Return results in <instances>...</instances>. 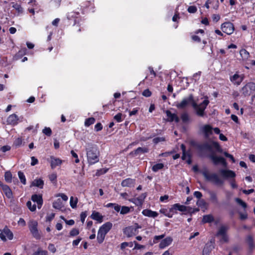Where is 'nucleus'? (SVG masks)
<instances>
[{"label":"nucleus","mask_w":255,"mask_h":255,"mask_svg":"<svg viewBox=\"0 0 255 255\" xmlns=\"http://www.w3.org/2000/svg\"><path fill=\"white\" fill-rule=\"evenodd\" d=\"M209 157L215 164H218V163H220L225 166L227 165L225 159L222 157L218 156L214 153H212L209 155Z\"/></svg>","instance_id":"14"},{"label":"nucleus","mask_w":255,"mask_h":255,"mask_svg":"<svg viewBox=\"0 0 255 255\" xmlns=\"http://www.w3.org/2000/svg\"><path fill=\"white\" fill-rule=\"evenodd\" d=\"M181 148L182 150L183 155L182 156V159L184 160H186L188 164H190L191 163V160L190 159V155L189 153L186 152V148L184 144H182L181 145Z\"/></svg>","instance_id":"23"},{"label":"nucleus","mask_w":255,"mask_h":255,"mask_svg":"<svg viewBox=\"0 0 255 255\" xmlns=\"http://www.w3.org/2000/svg\"><path fill=\"white\" fill-rule=\"evenodd\" d=\"M11 4H12V7L18 12V13H21L22 12V8L21 7V6L18 4V3H15L14 2H12Z\"/></svg>","instance_id":"41"},{"label":"nucleus","mask_w":255,"mask_h":255,"mask_svg":"<svg viewBox=\"0 0 255 255\" xmlns=\"http://www.w3.org/2000/svg\"><path fill=\"white\" fill-rule=\"evenodd\" d=\"M0 238L3 241L11 240L13 238V234L9 229L5 228L0 233Z\"/></svg>","instance_id":"12"},{"label":"nucleus","mask_w":255,"mask_h":255,"mask_svg":"<svg viewBox=\"0 0 255 255\" xmlns=\"http://www.w3.org/2000/svg\"><path fill=\"white\" fill-rule=\"evenodd\" d=\"M164 167V165L162 163H157L154 165L152 167V170L154 172H157L159 170L162 169Z\"/></svg>","instance_id":"38"},{"label":"nucleus","mask_w":255,"mask_h":255,"mask_svg":"<svg viewBox=\"0 0 255 255\" xmlns=\"http://www.w3.org/2000/svg\"><path fill=\"white\" fill-rule=\"evenodd\" d=\"M42 132L47 136H50L52 133V130L50 128L45 127L42 130Z\"/></svg>","instance_id":"47"},{"label":"nucleus","mask_w":255,"mask_h":255,"mask_svg":"<svg viewBox=\"0 0 255 255\" xmlns=\"http://www.w3.org/2000/svg\"><path fill=\"white\" fill-rule=\"evenodd\" d=\"M79 234V231L77 229H73L70 232V236L74 237Z\"/></svg>","instance_id":"53"},{"label":"nucleus","mask_w":255,"mask_h":255,"mask_svg":"<svg viewBox=\"0 0 255 255\" xmlns=\"http://www.w3.org/2000/svg\"><path fill=\"white\" fill-rule=\"evenodd\" d=\"M91 218L94 220L97 221L99 223H102L103 221V216L99 212L93 211L91 215Z\"/></svg>","instance_id":"24"},{"label":"nucleus","mask_w":255,"mask_h":255,"mask_svg":"<svg viewBox=\"0 0 255 255\" xmlns=\"http://www.w3.org/2000/svg\"><path fill=\"white\" fill-rule=\"evenodd\" d=\"M95 122V120L94 118H90L85 120V126L86 127H89L90 125L93 124Z\"/></svg>","instance_id":"39"},{"label":"nucleus","mask_w":255,"mask_h":255,"mask_svg":"<svg viewBox=\"0 0 255 255\" xmlns=\"http://www.w3.org/2000/svg\"><path fill=\"white\" fill-rule=\"evenodd\" d=\"M86 217H87V213L86 212L81 213V214L80 215V217H81V220L83 223L84 222Z\"/></svg>","instance_id":"61"},{"label":"nucleus","mask_w":255,"mask_h":255,"mask_svg":"<svg viewBox=\"0 0 255 255\" xmlns=\"http://www.w3.org/2000/svg\"><path fill=\"white\" fill-rule=\"evenodd\" d=\"M248 89L252 91H255V83L252 82L249 83L242 88L245 95L249 94Z\"/></svg>","instance_id":"25"},{"label":"nucleus","mask_w":255,"mask_h":255,"mask_svg":"<svg viewBox=\"0 0 255 255\" xmlns=\"http://www.w3.org/2000/svg\"><path fill=\"white\" fill-rule=\"evenodd\" d=\"M130 211V208L127 206H122L121 208L120 213L121 214H126L129 213Z\"/></svg>","instance_id":"44"},{"label":"nucleus","mask_w":255,"mask_h":255,"mask_svg":"<svg viewBox=\"0 0 255 255\" xmlns=\"http://www.w3.org/2000/svg\"><path fill=\"white\" fill-rule=\"evenodd\" d=\"M177 210L181 212H187L191 213H192L194 212H197L199 211L198 209H192L191 208L180 205L178 203L173 205L171 208L170 209V211L171 212H175Z\"/></svg>","instance_id":"6"},{"label":"nucleus","mask_w":255,"mask_h":255,"mask_svg":"<svg viewBox=\"0 0 255 255\" xmlns=\"http://www.w3.org/2000/svg\"><path fill=\"white\" fill-rule=\"evenodd\" d=\"M78 203V198L73 196H71L70 199V205L72 208L74 209L77 207Z\"/></svg>","instance_id":"34"},{"label":"nucleus","mask_w":255,"mask_h":255,"mask_svg":"<svg viewBox=\"0 0 255 255\" xmlns=\"http://www.w3.org/2000/svg\"><path fill=\"white\" fill-rule=\"evenodd\" d=\"M64 206V204L60 199H57L53 203V207L55 209L60 210Z\"/></svg>","instance_id":"31"},{"label":"nucleus","mask_w":255,"mask_h":255,"mask_svg":"<svg viewBox=\"0 0 255 255\" xmlns=\"http://www.w3.org/2000/svg\"><path fill=\"white\" fill-rule=\"evenodd\" d=\"M135 180L131 178H127L124 180L122 182V186L123 187H131L134 185Z\"/></svg>","instance_id":"27"},{"label":"nucleus","mask_w":255,"mask_h":255,"mask_svg":"<svg viewBox=\"0 0 255 255\" xmlns=\"http://www.w3.org/2000/svg\"><path fill=\"white\" fill-rule=\"evenodd\" d=\"M209 195L211 202L214 205H218L219 204V200L217 194L214 192H210Z\"/></svg>","instance_id":"29"},{"label":"nucleus","mask_w":255,"mask_h":255,"mask_svg":"<svg viewBox=\"0 0 255 255\" xmlns=\"http://www.w3.org/2000/svg\"><path fill=\"white\" fill-rule=\"evenodd\" d=\"M88 162L94 164L99 161L100 152L96 145L89 144L86 148Z\"/></svg>","instance_id":"1"},{"label":"nucleus","mask_w":255,"mask_h":255,"mask_svg":"<svg viewBox=\"0 0 255 255\" xmlns=\"http://www.w3.org/2000/svg\"><path fill=\"white\" fill-rule=\"evenodd\" d=\"M172 242V239L170 237H168L163 240L160 242L159 247L160 249H164L166 247L169 246Z\"/></svg>","instance_id":"21"},{"label":"nucleus","mask_w":255,"mask_h":255,"mask_svg":"<svg viewBox=\"0 0 255 255\" xmlns=\"http://www.w3.org/2000/svg\"><path fill=\"white\" fill-rule=\"evenodd\" d=\"M164 140V138L162 137H156L153 139V141L155 143H157L159 142L163 141Z\"/></svg>","instance_id":"58"},{"label":"nucleus","mask_w":255,"mask_h":255,"mask_svg":"<svg viewBox=\"0 0 255 255\" xmlns=\"http://www.w3.org/2000/svg\"><path fill=\"white\" fill-rule=\"evenodd\" d=\"M211 246H209L208 244L206 245L203 251V255H209V253L211 250Z\"/></svg>","instance_id":"45"},{"label":"nucleus","mask_w":255,"mask_h":255,"mask_svg":"<svg viewBox=\"0 0 255 255\" xmlns=\"http://www.w3.org/2000/svg\"><path fill=\"white\" fill-rule=\"evenodd\" d=\"M244 76L243 75H239L235 74L233 76L231 77L230 80L234 84L239 85L243 81Z\"/></svg>","instance_id":"18"},{"label":"nucleus","mask_w":255,"mask_h":255,"mask_svg":"<svg viewBox=\"0 0 255 255\" xmlns=\"http://www.w3.org/2000/svg\"><path fill=\"white\" fill-rule=\"evenodd\" d=\"M2 193L8 199H12L13 198V194L11 190L7 185L2 186L1 189Z\"/></svg>","instance_id":"20"},{"label":"nucleus","mask_w":255,"mask_h":255,"mask_svg":"<svg viewBox=\"0 0 255 255\" xmlns=\"http://www.w3.org/2000/svg\"><path fill=\"white\" fill-rule=\"evenodd\" d=\"M140 228H141V227L137 224H135L134 226L126 228L124 232L125 234L128 237H132L138 233V230Z\"/></svg>","instance_id":"8"},{"label":"nucleus","mask_w":255,"mask_h":255,"mask_svg":"<svg viewBox=\"0 0 255 255\" xmlns=\"http://www.w3.org/2000/svg\"><path fill=\"white\" fill-rule=\"evenodd\" d=\"M240 54L244 60H247L250 56L249 52L245 49H241L240 51Z\"/></svg>","instance_id":"32"},{"label":"nucleus","mask_w":255,"mask_h":255,"mask_svg":"<svg viewBox=\"0 0 255 255\" xmlns=\"http://www.w3.org/2000/svg\"><path fill=\"white\" fill-rule=\"evenodd\" d=\"M48 160L50 163V166L52 169H54L57 166H60L64 162V160L54 156H50Z\"/></svg>","instance_id":"13"},{"label":"nucleus","mask_w":255,"mask_h":255,"mask_svg":"<svg viewBox=\"0 0 255 255\" xmlns=\"http://www.w3.org/2000/svg\"><path fill=\"white\" fill-rule=\"evenodd\" d=\"M18 175L19 178L20 179L21 182L23 184H26V179H25L24 174L22 172H21V171H19L18 172Z\"/></svg>","instance_id":"46"},{"label":"nucleus","mask_w":255,"mask_h":255,"mask_svg":"<svg viewBox=\"0 0 255 255\" xmlns=\"http://www.w3.org/2000/svg\"><path fill=\"white\" fill-rule=\"evenodd\" d=\"M18 225L22 227H24L26 225L25 221L23 219L20 218L18 221Z\"/></svg>","instance_id":"60"},{"label":"nucleus","mask_w":255,"mask_h":255,"mask_svg":"<svg viewBox=\"0 0 255 255\" xmlns=\"http://www.w3.org/2000/svg\"><path fill=\"white\" fill-rule=\"evenodd\" d=\"M212 149H215L216 151L222 153L223 152V149L219 145V144L216 141H212Z\"/></svg>","instance_id":"33"},{"label":"nucleus","mask_w":255,"mask_h":255,"mask_svg":"<svg viewBox=\"0 0 255 255\" xmlns=\"http://www.w3.org/2000/svg\"><path fill=\"white\" fill-rule=\"evenodd\" d=\"M103 128V126L101 123H98L95 126V129L96 131H100Z\"/></svg>","instance_id":"62"},{"label":"nucleus","mask_w":255,"mask_h":255,"mask_svg":"<svg viewBox=\"0 0 255 255\" xmlns=\"http://www.w3.org/2000/svg\"><path fill=\"white\" fill-rule=\"evenodd\" d=\"M142 214L146 217L155 218L157 217L158 214L157 212L151 211L148 209H144L142 211Z\"/></svg>","instance_id":"26"},{"label":"nucleus","mask_w":255,"mask_h":255,"mask_svg":"<svg viewBox=\"0 0 255 255\" xmlns=\"http://www.w3.org/2000/svg\"><path fill=\"white\" fill-rule=\"evenodd\" d=\"M142 95L145 97H149L151 95V92L148 89H146L143 91Z\"/></svg>","instance_id":"55"},{"label":"nucleus","mask_w":255,"mask_h":255,"mask_svg":"<svg viewBox=\"0 0 255 255\" xmlns=\"http://www.w3.org/2000/svg\"><path fill=\"white\" fill-rule=\"evenodd\" d=\"M201 150H205L209 151H212V141L209 142H205L200 146Z\"/></svg>","instance_id":"30"},{"label":"nucleus","mask_w":255,"mask_h":255,"mask_svg":"<svg viewBox=\"0 0 255 255\" xmlns=\"http://www.w3.org/2000/svg\"><path fill=\"white\" fill-rule=\"evenodd\" d=\"M221 28L223 32L228 35L232 34L235 30L234 25L231 22L223 23L221 26Z\"/></svg>","instance_id":"9"},{"label":"nucleus","mask_w":255,"mask_h":255,"mask_svg":"<svg viewBox=\"0 0 255 255\" xmlns=\"http://www.w3.org/2000/svg\"><path fill=\"white\" fill-rule=\"evenodd\" d=\"M12 174L10 171H6L4 174V179L5 180L8 182L10 183L12 181Z\"/></svg>","instance_id":"36"},{"label":"nucleus","mask_w":255,"mask_h":255,"mask_svg":"<svg viewBox=\"0 0 255 255\" xmlns=\"http://www.w3.org/2000/svg\"><path fill=\"white\" fill-rule=\"evenodd\" d=\"M188 11L190 13H195L197 11V8L195 6H190L188 8Z\"/></svg>","instance_id":"56"},{"label":"nucleus","mask_w":255,"mask_h":255,"mask_svg":"<svg viewBox=\"0 0 255 255\" xmlns=\"http://www.w3.org/2000/svg\"><path fill=\"white\" fill-rule=\"evenodd\" d=\"M181 119L184 123L187 122L189 120V117L187 113H183L181 115Z\"/></svg>","instance_id":"48"},{"label":"nucleus","mask_w":255,"mask_h":255,"mask_svg":"<svg viewBox=\"0 0 255 255\" xmlns=\"http://www.w3.org/2000/svg\"><path fill=\"white\" fill-rule=\"evenodd\" d=\"M146 197V194L145 193L141 194L138 197L136 198H133L132 199H128V201L130 202L133 203L136 206L141 207Z\"/></svg>","instance_id":"10"},{"label":"nucleus","mask_w":255,"mask_h":255,"mask_svg":"<svg viewBox=\"0 0 255 255\" xmlns=\"http://www.w3.org/2000/svg\"><path fill=\"white\" fill-rule=\"evenodd\" d=\"M31 200L37 204L38 209H40L43 204V200L41 195L34 194L31 196Z\"/></svg>","instance_id":"19"},{"label":"nucleus","mask_w":255,"mask_h":255,"mask_svg":"<svg viewBox=\"0 0 255 255\" xmlns=\"http://www.w3.org/2000/svg\"><path fill=\"white\" fill-rule=\"evenodd\" d=\"M166 117L167 118V120L169 122L175 121L176 123L179 122V118L174 113H172L169 111H166Z\"/></svg>","instance_id":"22"},{"label":"nucleus","mask_w":255,"mask_h":255,"mask_svg":"<svg viewBox=\"0 0 255 255\" xmlns=\"http://www.w3.org/2000/svg\"><path fill=\"white\" fill-rule=\"evenodd\" d=\"M24 118L22 116H18L15 114H13L7 117L6 122L7 125L15 126L19 123L22 122Z\"/></svg>","instance_id":"5"},{"label":"nucleus","mask_w":255,"mask_h":255,"mask_svg":"<svg viewBox=\"0 0 255 255\" xmlns=\"http://www.w3.org/2000/svg\"><path fill=\"white\" fill-rule=\"evenodd\" d=\"M194 101L193 96L190 95L189 97L184 99L180 103H178L177 107L178 108H184L189 104L192 105V102H194Z\"/></svg>","instance_id":"16"},{"label":"nucleus","mask_w":255,"mask_h":255,"mask_svg":"<svg viewBox=\"0 0 255 255\" xmlns=\"http://www.w3.org/2000/svg\"><path fill=\"white\" fill-rule=\"evenodd\" d=\"M123 115L121 113H118L114 117V119L118 123L123 121Z\"/></svg>","instance_id":"51"},{"label":"nucleus","mask_w":255,"mask_h":255,"mask_svg":"<svg viewBox=\"0 0 255 255\" xmlns=\"http://www.w3.org/2000/svg\"><path fill=\"white\" fill-rule=\"evenodd\" d=\"M31 165L32 166H34L38 163V161L35 157H34V156L31 157Z\"/></svg>","instance_id":"59"},{"label":"nucleus","mask_w":255,"mask_h":255,"mask_svg":"<svg viewBox=\"0 0 255 255\" xmlns=\"http://www.w3.org/2000/svg\"><path fill=\"white\" fill-rule=\"evenodd\" d=\"M33 255H48V252L46 251L42 250L41 249H38L34 253Z\"/></svg>","instance_id":"42"},{"label":"nucleus","mask_w":255,"mask_h":255,"mask_svg":"<svg viewBox=\"0 0 255 255\" xmlns=\"http://www.w3.org/2000/svg\"><path fill=\"white\" fill-rule=\"evenodd\" d=\"M213 220L214 217L212 215H207L203 216L202 221L203 223H210Z\"/></svg>","instance_id":"35"},{"label":"nucleus","mask_w":255,"mask_h":255,"mask_svg":"<svg viewBox=\"0 0 255 255\" xmlns=\"http://www.w3.org/2000/svg\"><path fill=\"white\" fill-rule=\"evenodd\" d=\"M221 176L225 179L233 178L236 176L235 173L230 170L222 169L219 170Z\"/></svg>","instance_id":"15"},{"label":"nucleus","mask_w":255,"mask_h":255,"mask_svg":"<svg viewBox=\"0 0 255 255\" xmlns=\"http://www.w3.org/2000/svg\"><path fill=\"white\" fill-rule=\"evenodd\" d=\"M209 103V101L207 98L205 99L203 102L199 104L194 101V102H192V107L198 116L203 117L205 114L204 111Z\"/></svg>","instance_id":"4"},{"label":"nucleus","mask_w":255,"mask_h":255,"mask_svg":"<svg viewBox=\"0 0 255 255\" xmlns=\"http://www.w3.org/2000/svg\"><path fill=\"white\" fill-rule=\"evenodd\" d=\"M201 130L206 138H208L213 133V128L209 125H205L201 128Z\"/></svg>","instance_id":"17"},{"label":"nucleus","mask_w":255,"mask_h":255,"mask_svg":"<svg viewBox=\"0 0 255 255\" xmlns=\"http://www.w3.org/2000/svg\"><path fill=\"white\" fill-rule=\"evenodd\" d=\"M79 15V12L72 11V12H69L67 14V18L69 19H74L75 18L78 17Z\"/></svg>","instance_id":"37"},{"label":"nucleus","mask_w":255,"mask_h":255,"mask_svg":"<svg viewBox=\"0 0 255 255\" xmlns=\"http://www.w3.org/2000/svg\"><path fill=\"white\" fill-rule=\"evenodd\" d=\"M26 206L28 207V208L31 212H34L36 210V205L35 204H33V205H32L31 202L30 201H28L26 203Z\"/></svg>","instance_id":"43"},{"label":"nucleus","mask_w":255,"mask_h":255,"mask_svg":"<svg viewBox=\"0 0 255 255\" xmlns=\"http://www.w3.org/2000/svg\"><path fill=\"white\" fill-rule=\"evenodd\" d=\"M43 180L40 178H36L32 182L31 186H36L42 189L43 187Z\"/></svg>","instance_id":"28"},{"label":"nucleus","mask_w":255,"mask_h":255,"mask_svg":"<svg viewBox=\"0 0 255 255\" xmlns=\"http://www.w3.org/2000/svg\"><path fill=\"white\" fill-rule=\"evenodd\" d=\"M202 173L207 180L212 182L216 185H222L224 184V180L220 178L216 173L211 174L206 169L202 171Z\"/></svg>","instance_id":"3"},{"label":"nucleus","mask_w":255,"mask_h":255,"mask_svg":"<svg viewBox=\"0 0 255 255\" xmlns=\"http://www.w3.org/2000/svg\"><path fill=\"white\" fill-rule=\"evenodd\" d=\"M112 226L111 222H107L100 227L97 237L99 243L101 244L104 242L106 235L111 229Z\"/></svg>","instance_id":"2"},{"label":"nucleus","mask_w":255,"mask_h":255,"mask_svg":"<svg viewBox=\"0 0 255 255\" xmlns=\"http://www.w3.org/2000/svg\"><path fill=\"white\" fill-rule=\"evenodd\" d=\"M148 152V149L146 147H138L135 151V154H138L141 153H146Z\"/></svg>","instance_id":"40"},{"label":"nucleus","mask_w":255,"mask_h":255,"mask_svg":"<svg viewBox=\"0 0 255 255\" xmlns=\"http://www.w3.org/2000/svg\"><path fill=\"white\" fill-rule=\"evenodd\" d=\"M82 240V238L79 237L77 239L74 240L72 243L73 246H77L79 244L80 241Z\"/></svg>","instance_id":"63"},{"label":"nucleus","mask_w":255,"mask_h":255,"mask_svg":"<svg viewBox=\"0 0 255 255\" xmlns=\"http://www.w3.org/2000/svg\"><path fill=\"white\" fill-rule=\"evenodd\" d=\"M29 230L32 236L36 239H40V235L37 229L38 222L33 219H31L28 223Z\"/></svg>","instance_id":"7"},{"label":"nucleus","mask_w":255,"mask_h":255,"mask_svg":"<svg viewBox=\"0 0 255 255\" xmlns=\"http://www.w3.org/2000/svg\"><path fill=\"white\" fill-rule=\"evenodd\" d=\"M22 139L21 137L17 138L14 141V144L16 146H19L22 144Z\"/></svg>","instance_id":"54"},{"label":"nucleus","mask_w":255,"mask_h":255,"mask_svg":"<svg viewBox=\"0 0 255 255\" xmlns=\"http://www.w3.org/2000/svg\"><path fill=\"white\" fill-rule=\"evenodd\" d=\"M10 149V147L8 145L3 146L2 147H1V150L3 152L9 150Z\"/></svg>","instance_id":"64"},{"label":"nucleus","mask_w":255,"mask_h":255,"mask_svg":"<svg viewBox=\"0 0 255 255\" xmlns=\"http://www.w3.org/2000/svg\"><path fill=\"white\" fill-rule=\"evenodd\" d=\"M236 201L238 204L242 206L244 209H245L247 207L246 203L244 202L243 201H242L241 199L239 198H236Z\"/></svg>","instance_id":"52"},{"label":"nucleus","mask_w":255,"mask_h":255,"mask_svg":"<svg viewBox=\"0 0 255 255\" xmlns=\"http://www.w3.org/2000/svg\"><path fill=\"white\" fill-rule=\"evenodd\" d=\"M164 237V235H161L159 236H155L153 240L154 244H157L158 242V240L163 239Z\"/></svg>","instance_id":"49"},{"label":"nucleus","mask_w":255,"mask_h":255,"mask_svg":"<svg viewBox=\"0 0 255 255\" xmlns=\"http://www.w3.org/2000/svg\"><path fill=\"white\" fill-rule=\"evenodd\" d=\"M49 180L52 182H55L57 179V174L55 173H52L49 175Z\"/></svg>","instance_id":"50"},{"label":"nucleus","mask_w":255,"mask_h":255,"mask_svg":"<svg viewBox=\"0 0 255 255\" xmlns=\"http://www.w3.org/2000/svg\"><path fill=\"white\" fill-rule=\"evenodd\" d=\"M71 153L72 155V156L74 158H75V162L76 163H79V159L78 158V156L77 153H76L73 150L71 151Z\"/></svg>","instance_id":"57"},{"label":"nucleus","mask_w":255,"mask_h":255,"mask_svg":"<svg viewBox=\"0 0 255 255\" xmlns=\"http://www.w3.org/2000/svg\"><path fill=\"white\" fill-rule=\"evenodd\" d=\"M227 230L228 229L226 227L222 226L219 229L217 234V236L220 238V241L222 242H226L228 240V238L226 235Z\"/></svg>","instance_id":"11"}]
</instances>
